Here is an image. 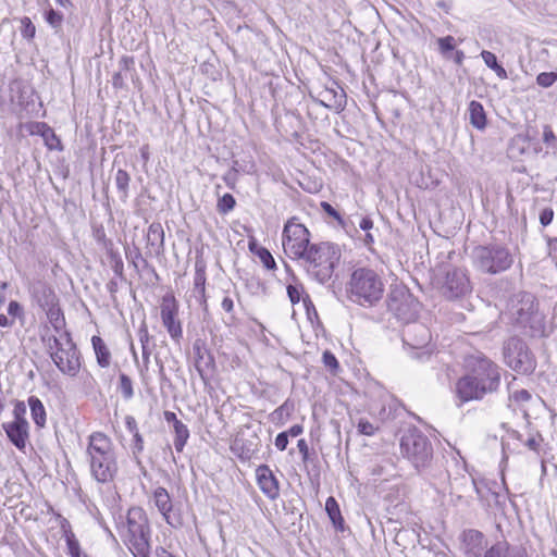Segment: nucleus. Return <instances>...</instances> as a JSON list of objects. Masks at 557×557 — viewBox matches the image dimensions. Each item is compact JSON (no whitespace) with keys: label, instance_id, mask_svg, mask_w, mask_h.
<instances>
[{"label":"nucleus","instance_id":"nucleus-1","mask_svg":"<svg viewBox=\"0 0 557 557\" xmlns=\"http://www.w3.org/2000/svg\"><path fill=\"white\" fill-rule=\"evenodd\" d=\"M400 450L412 466L419 471H425L435 488L450 497V503L455 506L467 504L465 493L469 488H476L475 483L466 473L463 467H459L456 461L458 471L453 475L448 469L442 470V466L435 463L430 466L433 457L432 444L418 429L407 430L400 440Z\"/></svg>","mask_w":557,"mask_h":557},{"label":"nucleus","instance_id":"nucleus-2","mask_svg":"<svg viewBox=\"0 0 557 557\" xmlns=\"http://www.w3.org/2000/svg\"><path fill=\"white\" fill-rule=\"evenodd\" d=\"M466 374L456 383V395L462 401L480 400L500 384V369L481 352L468 356Z\"/></svg>","mask_w":557,"mask_h":557},{"label":"nucleus","instance_id":"nucleus-3","mask_svg":"<svg viewBox=\"0 0 557 557\" xmlns=\"http://www.w3.org/2000/svg\"><path fill=\"white\" fill-rule=\"evenodd\" d=\"M86 454L92 478L99 483L113 481L119 466L112 440L102 432H92L88 436Z\"/></svg>","mask_w":557,"mask_h":557},{"label":"nucleus","instance_id":"nucleus-4","mask_svg":"<svg viewBox=\"0 0 557 557\" xmlns=\"http://www.w3.org/2000/svg\"><path fill=\"white\" fill-rule=\"evenodd\" d=\"M510 321L530 336H542L545 331L544 315L539 311L535 297L520 292L510 297L507 305Z\"/></svg>","mask_w":557,"mask_h":557},{"label":"nucleus","instance_id":"nucleus-5","mask_svg":"<svg viewBox=\"0 0 557 557\" xmlns=\"http://www.w3.org/2000/svg\"><path fill=\"white\" fill-rule=\"evenodd\" d=\"M341 259V249L337 245L321 242L312 247L299 260L307 273L319 283L327 282Z\"/></svg>","mask_w":557,"mask_h":557},{"label":"nucleus","instance_id":"nucleus-6","mask_svg":"<svg viewBox=\"0 0 557 557\" xmlns=\"http://www.w3.org/2000/svg\"><path fill=\"white\" fill-rule=\"evenodd\" d=\"M383 293L384 283L374 270L358 268L351 273L348 283L351 301L362 307H372L382 299Z\"/></svg>","mask_w":557,"mask_h":557},{"label":"nucleus","instance_id":"nucleus-7","mask_svg":"<svg viewBox=\"0 0 557 557\" xmlns=\"http://www.w3.org/2000/svg\"><path fill=\"white\" fill-rule=\"evenodd\" d=\"M122 537L135 557H148L150 529L143 508L133 507L128 510L122 525Z\"/></svg>","mask_w":557,"mask_h":557},{"label":"nucleus","instance_id":"nucleus-8","mask_svg":"<svg viewBox=\"0 0 557 557\" xmlns=\"http://www.w3.org/2000/svg\"><path fill=\"white\" fill-rule=\"evenodd\" d=\"M48 349L53 363L63 374L77 375L81 369L79 352L69 332L60 333L59 337H49Z\"/></svg>","mask_w":557,"mask_h":557},{"label":"nucleus","instance_id":"nucleus-9","mask_svg":"<svg viewBox=\"0 0 557 557\" xmlns=\"http://www.w3.org/2000/svg\"><path fill=\"white\" fill-rule=\"evenodd\" d=\"M473 265L483 273L498 274L508 270L513 258L509 250L498 244L478 246L472 251Z\"/></svg>","mask_w":557,"mask_h":557},{"label":"nucleus","instance_id":"nucleus-10","mask_svg":"<svg viewBox=\"0 0 557 557\" xmlns=\"http://www.w3.org/2000/svg\"><path fill=\"white\" fill-rule=\"evenodd\" d=\"M310 232L297 218H290L284 225L282 245L284 253L292 260L298 261L312 247Z\"/></svg>","mask_w":557,"mask_h":557},{"label":"nucleus","instance_id":"nucleus-11","mask_svg":"<svg viewBox=\"0 0 557 557\" xmlns=\"http://www.w3.org/2000/svg\"><path fill=\"white\" fill-rule=\"evenodd\" d=\"M387 308L399 321L407 324L418 317L420 302L405 287H396L388 294Z\"/></svg>","mask_w":557,"mask_h":557},{"label":"nucleus","instance_id":"nucleus-12","mask_svg":"<svg viewBox=\"0 0 557 557\" xmlns=\"http://www.w3.org/2000/svg\"><path fill=\"white\" fill-rule=\"evenodd\" d=\"M504 358L507 366L516 372L527 374L535 369V361L527 344L518 337L507 341L504 347Z\"/></svg>","mask_w":557,"mask_h":557},{"label":"nucleus","instance_id":"nucleus-13","mask_svg":"<svg viewBox=\"0 0 557 557\" xmlns=\"http://www.w3.org/2000/svg\"><path fill=\"white\" fill-rule=\"evenodd\" d=\"M441 289L442 294L451 300L468 295L472 286L467 271L461 268L448 270Z\"/></svg>","mask_w":557,"mask_h":557},{"label":"nucleus","instance_id":"nucleus-14","mask_svg":"<svg viewBox=\"0 0 557 557\" xmlns=\"http://www.w3.org/2000/svg\"><path fill=\"white\" fill-rule=\"evenodd\" d=\"M160 315L162 324L171 338L175 342H180L183 336V329L181 321L177 319L178 304L174 296L165 295L162 297Z\"/></svg>","mask_w":557,"mask_h":557},{"label":"nucleus","instance_id":"nucleus-15","mask_svg":"<svg viewBox=\"0 0 557 557\" xmlns=\"http://www.w3.org/2000/svg\"><path fill=\"white\" fill-rule=\"evenodd\" d=\"M432 335L429 327L422 323L409 322L403 331V342L412 349H424L429 346Z\"/></svg>","mask_w":557,"mask_h":557},{"label":"nucleus","instance_id":"nucleus-16","mask_svg":"<svg viewBox=\"0 0 557 557\" xmlns=\"http://www.w3.org/2000/svg\"><path fill=\"white\" fill-rule=\"evenodd\" d=\"M256 476L261 492L270 499H276L280 495V484L269 466H259L256 469Z\"/></svg>","mask_w":557,"mask_h":557},{"label":"nucleus","instance_id":"nucleus-17","mask_svg":"<svg viewBox=\"0 0 557 557\" xmlns=\"http://www.w3.org/2000/svg\"><path fill=\"white\" fill-rule=\"evenodd\" d=\"M153 503L159 512L163 516L166 523L172 527H177L180 524V520H174L171 516L172 499L169 492L164 487L159 486L154 490Z\"/></svg>","mask_w":557,"mask_h":557},{"label":"nucleus","instance_id":"nucleus-18","mask_svg":"<svg viewBox=\"0 0 557 557\" xmlns=\"http://www.w3.org/2000/svg\"><path fill=\"white\" fill-rule=\"evenodd\" d=\"M319 103L327 109L341 112L346 107V95L341 88H325L320 92Z\"/></svg>","mask_w":557,"mask_h":557},{"label":"nucleus","instance_id":"nucleus-19","mask_svg":"<svg viewBox=\"0 0 557 557\" xmlns=\"http://www.w3.org/2000/svg\"><path fill=\"white\" fill-rule=\"evenodd\" d=\"M2 426L11 443L17 449L23 450L28 440V424L8 422Z\"/></svg>","mask_w":557,"mask_h":557},{"label":"nucleus","instance_id":"nucleus-20","mask_svg":"<svg viewBox=\"0 0 557 557\" xmlns=\"http://www.w3.org/2000/svg\"><path fill=\"white\" fill-rule=\"evenodd\" d=\"M195 354V368L202 380H205L203 366L209 367L213 359L201 341H196L193 346Z\"/></svg>","mask_w":557,"mask_h":557},{"label":"nucleus","instance_id":"nucleus-21","mask_svg":"<svg viewBox=\"0 0 557 557\" xmlns=\"http://www.w3.org/2000/svg\"><path fill=\"white\" fill-rule=\"evenodd\" d=\"M465 544L468 554L472 557H480L485 547L484 535L479 531L470 530L465 533Z\"/></svg>","mask_w":557,"mask_h":557},{"label":"nucleus","instance_id":"nucleus-22","mask_svg":"<svg viewBox=\"0 0 557 557\" xmlns=\"http://www.w3.org/2000/svg\"><path fill=\"white\" fill-rule=\"evenodd\" d=\"M206 264L197 259L195 262L194 290L199 295V301L206 304Z\"/></svg>","mask_w":557,"mask_h":557},{"label":"nucleus","instance_id":"nucleus-23","mask_svg":"<svg viewBox=\"0 0 557 557\" xmlns=\"http://www.w3.org/2000/svg\"><path fill=\"white\" fill-rule=\"evenodd\" d=\"M470 124L482 131L486 126V114L482 103L476 100H472L468 108Z\"/></svg>","mask_w":557,"mask_h":557},{"label":"nucleus","instance_id":"nucleus-24","mask_svg":"<svg viewBox=\"0 0 557 557\" xmlns=\"http://www.w3.org/2000/svg\"><path fill=\"white\" fill-rule=\"evenodd\" d=\"M92 348L96 355L97 363L101 368H108L111 361V352L100 336L91 337Z\"/></svg>","mask_w":557,"mask_h":557},{"label":"nucleus","instance_id":"nucleus-25","mask_svg":"<svg viewBox=\"0 0 557 557\" xmlns=\"http://www.w3.org/2000/svg\"><path fill=\"white\" fill-rule=\"evenodd\" d=\"M28 406L35 424L42 428L46 424V409L41 400L36 396H30L28 398Z\"/></svg>","mask_w":557,"mask_h":557},{"label":"nucleus","instance_id":"nucleus-26","mask_svg":"<svg viewBox=\"0 0 557 557\" xmlns=\"http://www.w3.org/2000/svg\"><path fill=\"white\" fill-rule=\"evenodd\" d=\"M114 181L120 199L126 201L128 198V187L131 182L129 174L125 170L119 169L115 173Z\"/></svg>","mask_w":557,"mask_h":557},{"label":"nucleus","instance_id":"nucleus-27","mask_svg":"<svg viewBox=\"0 0 557 557\" xmlns=\"http://www.w3.org/2000/svg\"><path fill=\"white\" fill-rule=\"evenodd\" d=\"M325 510L335 528L343 530L344 519L341 515L339 506L334 497H329L325 502Z\"/></svg>","mask_w":557,"mask_h":557},{"label":"nucleus","instance_id":"nucleus-28","mask_svg":"<svg viewBox=\"0 0 557 557\" xmlns=\"http://www.w3.org/2000/svg\"><path fill=\"white\" fill-rule=\"evenodd\" d=\"M174 429V447L176 451L181 453L183 451L187 440L189 438V430L186 424L183 422H175Z\"/></svg>","mask_w":557,"mask_h":557},{"label":"nucleus","instance_id":"nucleus-29","mask_svg":"<svg viewBox=\"0 0 557 557\" xmlns=\"http://www.w3.org/2000/svg\"><path fill=\"white\" fill-rule=\"evenodd\" d=\"M481 57L485 65L493 70L500 79H506L508 77L506 70L500 64H498L497 58L493 52L483 50L481 52Z\"/></svg>","mask_w":557,"mask_h":557},{"label":"nucleus","instance_id":"nucleus-30","mask_svg":"<svg viewBox=\"0 0 557 557\" xmlns=\"http://www.w3.org/2000/svg\"><path fill=\"white\" fill-rule=\"evenodd\" d=\"M249 249L253 253H256L261 262L263 263L264 268L268 270H274L276 269V263L274 258L272 257L271 252L264 248V247H257L256 243L250 242L249 243Z\"/></svg>","mask_w":557,"mask_h":557},{"label":"nucleus","instance_id":"nucleus-31","mask_svg":"<svg viewBox=\"0 0 557 557\" xmlns=\"http://www.w3.org/2000/svg\"><path fill=\"white\" fill-rule=\"evenodd\" d=\"M47 317L54 331L60 333L65 325V319L61 309L58 306L52 305L47 311Z\"/></svg>","mask_w":557,"mask_h":557},{"label":"nucleus","instance_id":"nucleus-32","mask_svg":"<svg viewBox=\"0 0 557 557\" xmlns=\"http://www.w3.org/2000/svg\"><path fill=\"white\" fill-rule=\"evenodd\" d=\"M511 435L518 441L523 442L530 450H533L537 455L540 454L543 438L539 433L530 435L525 441L522 440V435L518 431H511Z\"/></svg>","mask_w":557,"mask_h":557},{"label":"nucleus","instance_id":"nucleus-33","mask_svg":"<svg viewBox=\"0 0 557 557\" xmlns=\"http://www.w3.org/2000/svg\"><path fill=\"white\" fill-rule=\"evenodd\" d=\"M437 46H438V51L440 53L446 58V59H449L450 58V53L455 50L456 48V40L453 36L448 35V36H445V37H441L437 39Z\"/></svg>","mask_w":557,"mask_h":557},{"label":"nucleus","instance_id":"nucleus-34","mask_svg":"<svg viewBox=\"0 0 557 557\" xmlns=\"http://www.w3.org/2000/svg\"><path fill=\"white\" fill-rule=\"evenodd\" d=\"M64 537L69 555L71 557H81V546L75 534L72 531H65Z\"/></svg>","mask_w":557,"mask_h":557},{"label":"nucleus","instance_id":"nucleus-35","mask_svg":"<svg viewBox=\"0 0 557 557\" xmlns=\"http://www.w3.org/2000/svg\"><path fill=\"white\" fill-rule=\"evenodd\" d=\"M119 389L124 399L128 400L134 396L133 382L125 373L120 374Z\"/></svg>","mask_w":557,"mask_h":557},{"label":"nucleus","instance_id":"nucleus-36","mask_svg":"<svg viewBox=\"0 0 557 557\" xmlns=\"http://www.w3.org/2000/svg\"><path fill=\"white\" fill-rule=\"evenodd\" d=\"M138 337L143 349V359L145 363L149 362L150 351L147 348L149 342V333L146 323L144 322L138 329Z\"/></svg>","mask_w":557,"mask_h":557},{"label":"nucleus","instance_id":"nucleus-37","mask_svg":"<svg viewBox=\"0 0 557 557\" xmlns=\"http://www.w3.org/2000/svg\"><path fill=\"white\" fill-rule=\"evenodd\" d=\"M543 143L547 147L546 153L549 152V150L553 151V153H556L557 151V137L555 133L553 132L552 127L549 125H545L543 129Z\"/></svg>","mask_w":557,"mask_h":557},{"label":"nucleus","instance_id":"nucleus-38","mask_svg":"<svg viewBox=\"0 0 557 557\" xmlns=\"http://www.w3.org/2000/svg\"><path fill=\"white\" fill-rule=\"evenodd\" d=\"M45 17L46 22L55 30H59L62 27L63 15L54 9L50 8L47 10Z\"/></svg>","mask_w":557,"mask_h":557},{"label":"nucleus","instance_id":"nucleus-39","mask_svg":"<svg viewBox=\"0 0 557 557\" xmlns=\"http://www.w3.org/2000/svg\"><path fill=\"white\" fill-rule=\"evenodd\" d=\"M235 198L231 194L223 195L218 202V210L221 213H227L235 207Z\"/></svg>","mask_w":557,"mask_h":557},{"label":"nucleus","instance_id":"nucleus-40","mask_svg":"<svg viewBox=\"0 0 557 557\" xmlns=\"http://www.w3.org/2000/svg\"><path fill=\"white\" fill-rule=\"evenodd\" d=\"M508 544L506 542H499L492 546L483 557H507Z\"/></svg>","mask_w":557,"mask_h":557},{"label":"nucleus","instance_id":"nucleus-41","mask_svg":"<svg viewBox=\"0 0 557 557\" xmlns=\"http://www.w3.org/2000/svg\"><path fill=\"white\" fill-rule=\"evenodd\" d=\"M557 81V73L555 72H543L536 77V83L543 88L550 87Z\"/></svg>","mask_w":557,"mask_h":557},{"label":"nucleus","instance_id":"nucleus-42","mask_svg":"<svg viewBox=\"0 0 557 557\" xmlns=\"http://www.w3.org/2000/svg\"><path fill=\"white\" fill-rule=\"evenodd\" d=\"M25 414H26L25 404L23 401H17L13 409L14 420L12 422L28 424V422L25 419Z\"/></svg>","mask_w":557,"mask_h":557},{"label":"nucleus","instance_id":"nucleus-43","mask_svg":"<svg viewBox=\"0 0 557 557\" xmlns=\"http://www.w3.org/2000/svg\"><path fill=\"white\" fill-rule=\"evenodd\" d=\"M322 361L326 368L331 370V372L336 373L339 369V363L336 357L329 350H325L322 356Z\"/></svg>","mask_w":557,"mask_h":557},{"label":"nucleus","instance_id":"nucleus-44","mask_svg":"<svg viewBox=\"0 0 557 557\" xmlns=\"http://www.w3.org/2000/svg\"><path fill=\"white\" fill-rule=\"evenodd\" d=\"M21 34L26 39H32V38L35 37L36 28H35V25L32 23L29 17H24L22 20Z\"/></svg>","mask_w":557,"mask_h":557},{"label":"nucleus","instance_id":"nucleus-45","mask_svg":"<svg viewBox=\"0 0 557 557\" xmlns=\"http://www.w3.org/2000/svg\"><path fill=\"white\" fill-rule=\"evenodd\" d=\"M531 398H532V396L527 389L516 391L509 395V400L515 401L519 405H523V404L530 401Z\"/></svg>","mask_w":557,"mask_h":557},{"label":"nucleus","instance_id":"nucleus-46","mask_svg":"<svg viewBox=\"0 0 557 557\" xmlns=\"http://www.w3.org/2000/svg\"><path fill=\"white\" fill-rule=\"evenodd\" d=\"M357 428H358V431L360 434H363L367 436L373 435L375 433V431L377 430L376 426H374L371 422H369L366 419H360L357 424Z\"/></svg>","mask_w":557,"mask_h":557},{"label":"nucleus","instance_id":"nucleus-47","mask_svg":"<svg viewBox=\"0 0 557 557\" xmlns=\"http://www.w3.org/2000/svg\"><path fill=\"white\" fill-rule=\"evenodd\" d=\"M302 287L289 284L287 286V296L293 305L299 302L301 297Z\"/></svg>","mask_w":557,"mask_h":557},{"label":"nucleus","instance_id":"nucleus-48","mask_svg":"<svg viewBox=\"0 0 557 557\" xmlns=\"http://www.w3.org/2000/svg\"><path fill=\"white\" fill-rule=\"evenodd\" d=\"M144 450V440L139 432L133 435V445L132 451L133 455L137 458V455Z\"/></svg>","mask_w":557,"mask_h":557},{"label":"nucleus","instance_id":"nucleus-49","mask_svg":"<svg viewBox=\"0 0 557 557\" xmlns=\"http://www.w3.org/2000/svg\"><path fill=\"white\" fill-rule=\"evenodd\" d=\"M554 218V211L552 208H544L540 213V222L543 226H547L552 223Z\"/></svg>","mask_w":557,"mask_h":557},{"label":"nucleus","instance_id":"nucleus-50","mask_svg":"<svg viewBox=\"0 0 557 557\" xmlns=\"http://www.w3.org/2000/svg\"><path fill=\"white\" fill-rule=\"evenodd\" d=\"M275 447L280 450V451H283L286 449L287 445H288V435H287V432H281L276 435L275 437Z\"/></svg>","mask_w":557,"mask_h":557},{"label":"nucleus","instance_id":"nucleus-51","mask_svg":"<svg viewBox=\"0 0 557 557\" xmlns=\"http://www.w3.org/2000/svg\"><path fill=\"white\" fill-rule=\"evenodd\" d=\"M112 85L115 89H122L125 87V76L121 71L113 74Z\"/></svg>","mask_w":557,"mask_h":557},{"label":"nucleus","instance_id":"nucleus-52","mask_svg":"<svg viewBox=\"0 0 557 557\" xmlns=\"http://www.w3.org/2000/svg\"><path fill=\"white\" fill-rule=\"evenodd\" d=\"M8 313L13 318L20 317L22 314L21 305L15 300L10 301L8 306Z\"/></svg>","mask_w":557,"mask_h":557},{"label":"nucleus","instance_id":"nucleus-53","mask_svg":"<svg viewBox=\"0 0 557 557\" xmlns=\"http://www.w3.org/2000/svg\"><path fill=\"white\" fill-rule=\"evenodd\" d=\"M134 65V60L133 58L131 57H123L120 61H119V71H121L122 73L123 72H127L129 71Z\"/></svg>","mask_w":557,"mask_h":557},{"label":"nucleus","instance_id":"nucleus-54","mask_svg":"<svg viewBox=\"0 0 557 557\" xmlns=\"http://www.w3.org/2000/svg\"><path fill=\"white\" fill-rule=\"evenodd\" d=\"M221 307L225 312L233 315L234 300L230 296H227V295L224 296V298L222 299V302H221Z\"/></svg>","mask_w":557,"mask_h":557},{"label":"nucleus","instance_id":"nucleus-55","mask_svg":"<svg viewBox=\"0 0 557 557\" xmlns=\"http://www.w3.org/2000/svg\"><path fill=\"white\" fill-rule=\"evenodd\" d=\"M125 425L128 432H131L133 435L136 434V432H139L137 428V422L133 416L125 417Z\"/></svg>","mask_w":557,"mask_h":557},{"label":"nucleus","instance_id":"nucleus-56","mask_svg":"<svg viewBox=\"0 0 557 557\" xmlns=\"http://www.w3.org/2000/svg\"><path fill=\"white\" fill-rule=\"evenodd\" d=\"M321 207L324 210V212H326L329 215L333 216L339 222L342 221L339 213L329 202L323 201L321 203Z\"/></svg>","mask_w":557,"mask_h":557},{"label":"nucleus","instance_id":"nucleus-57","mask_svg":"<svg viewBox=\"0 0 557 557\" xmlns=\"http://www.w3.org/2000/svg\"><path fill=\"white\" fill-rule=\"evenodd\" d=\"M237 170L233 166L224 176V181L228 187H233L236 180Z\"/></svg>","mask_w":557,"mask_h":557},{"label":"nucleus","instance_id":"nucleus-58","mask_svg":"<svg viewBox=\"0 0 557 557\" xmlns=\"http://www.w3.org/2000/svg\"><path fill=\"white\" fill-rule=\"evenodd\" d=\"M297 447L299 453L302 455V459L307 460L309 454L307 442L304 438L299 440L297 443Z\"/></svg>","mask_w":557,"mask_h":557},{"label":"nucleus","instance_id":"nucleus-59","mask_svg":"<svg viewBox=\"0 0 557 557\" xmlns=\"http://www.w3.org/2000/svg\"><path fill=\"white\" fill-rule=\"evenodd\" d=\"M286 432L288 436L296 437L304 432V428L300 424H295L290 426Z\"/></svg>","mask_w":557,"mask_h":557},{"label":"nucleus","instance_id":"nucleus-60","mask_svg":"<svg viewBox=\"0 0 557 557\" xmlns=\"http://www.w3.org/2000/svg\"><path fill=\"white\" fill-rule=\"evenodd\" d=\"M359 227L366 232H369L373 227V221L370 218H362Z\"/></svg>","mask_w":557,"mask_h":557},{"label":"nucleus","instance_id":"nucleus-61","mask_svg":"<svg viewBox=\"0 0 557 557\" xmlns=\"http://www.w3.org/2000/svg\"><path fill=\"white\" fill-rule=\"evenodd\" d=\"M164 419L166 422L173 423V426L175 425V422H182L181 420L177 419L176 414L171 411L164 412Z\"/></svg>","mask_w":557,"mask_h":557},{"label":"nucleus","instance_id":"nucleus-62","mask_svg":"<svg viewBox=\"0 0 557 557\" xmlns=\"http://www.w3.org/2000/svg\"><path fill=\"white\" fill-rule=\"evenodd\" d=\"M14 323L13 319H9L5 314H0V326L8 327L12 326Z\"/></svg>","mask_w":557,"mask_h":557},{"label":"nucleus","instance_id":"nucleus-63","mask_svg":"<svg viewBox=\"0 0 557 557\" xmlns=\"http://www.w3.org/2000/svg\"><path fill=\"white\" fill-rule=\"evenodd\" d=\"M157 556L158 557H175L172 553H170L169 550H166L163 547L157 548Z\"/></svg>","mask_w":557,"mask_h":557},{"label":"nucleus","instance_id":"nucleus-64","mask_svg":"<svg viewBox=\"0 0 557 557\" xmlns=\"http://www.w3.org/2000/svg\"><path fill=\"white\" fill-rule=\"evenodd\" d=\"M507 557H524V556H523L522 550L519 548H515L511 550L508 548Z\"/></svg>","mask_w":557,"mask_h":557}]
</instances>
